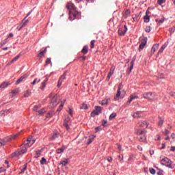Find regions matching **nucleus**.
Masks as SVG:
<instances>
[{
    "mask_svg": "<svg viewBox=\"0 0 175 175\" xmlns=\"http://www.w3.org/2000/svg\"><path fill=\"white\" fill-rule=\"evenodd\" d=\"M68 113L70 116H73V111H72V109L70 108L68 109Z\"/></svg>",
    "mask_w": 175,
    "mask_h": 175,
    "instance_id": "56",
    "label": "nucleus"
},
{
    "mask_svg": "<svg viewBox=\"0 0 175 175\" xmlns=\"http://www.w3.org/2000/svg\"><path fill=\"white\" fill-rule=\"evenodd\" d=\"M161 164L163 165V166H166L167 167H170V169H172V161L167 157H163L160 160Z\"/></svg>",
    "mask_w": 175,
    "mask_h": 175,
    "instance_id": "6",
    "label": "nucleus"
},
{
    "mask_svg": "<svg viewBox=\"0 0 175 175\" xmlns=\"http://www.w3.org/2000/svg\"><path fill=\"white\" fill-rule=\"evenodd\" d=\"M145 31L146 32L150 33L151 32V27L150 26H148L145 28Z\"/></svg>",
    "mask_w": 175,
    "mask_h": 175,
    "instance_id": "44",
    "label": "nucleus"
},
{
    "mask_svg": "<svg viewBox=\"0 0 175 175\" xmlns=\"http://www.w3.org/2000/svg\"><path fill=\"white\" fill-rule=\"evenodd\" d=\"M36 83H40V79H35L34 81L31 83L32 85H35Z\"/></svg>",
    "mask_w": 175,
    "mask_h": 175,
    "instance_id": "43",
    "label": "nucleus"
},
{
    "mask_svg": "<svg viewBox=\"0 0 175 175\" xmlns=\"http://www.w3.org/2000/svg\"><path fill=\"white\" fill-rule=\"evenodd\" d=\"M69 121H70V118H68V116H67V118L65 119V122H69Z\"/></svg>",
    "mask_w": 175,
    "mask_h": 175,
    "instance_id": "60",
    "label": "nucleus"
},
{
    "mask_svg": "<svg viewBox=\"0 0 175 175\" xmlns=\"http://www.w3.org/2000/svg\"><path fill=\"white\" fill-rule=\"evenodd\" d=\"M24 79H25V77H21V78H19L17 81H16V84H20V83H21V81H23L24 80Z\"/></svg>",
    "mask_w": 175,
    "mask_h": 175,
    "instance_id": "35",
    "label": "nucleus"
},
{
    "mask_svg": "<svg viewBox=\"0 0 175 175\" xmlns=\"http://www.w3.org/2000/svg\"><path fill=\"white\" fill-rule=\"evenodd\" d=\"M64 126L66 127V129H67V131H69V124H68V122H64Z\"/></svg>",
    "mask_w": 175,
    "mask_h": 175,
    "instance_id": "50",
    "label": "nucleus"
},
{
    "mask_svg": "<svg viewBox=\"0 0 175 175\" xmlns=\"http://www.w3.org/2000/svg\"><path fill=\"white\" fill-rule=\"evenodd\" d=\"M94 139H95V136H92V138H89V141L88 142L87 144L90 145L91 144V143H92V142H94Z\"/></svg>",
    "mask_w": 175,
    "mask_h": 175,
    "instance_id": "38",
    "label": "nucleus"
},
{
    "mask_svg": "<svg viewBox=\"0 0 175 175\" xmlns=\"http://www.w3.org/2000/svg\"><path fill=\"white\" fill-rule=\"evenodd\" d=\"M114 70H116V66H112L110 68L109 72L107 77V80H110V77L114 75Z\"/></svg>",
    "mask_w": 175,
    "mask_h": 175,
    "instance_id": "11",
    "label": "nucleus"
},
{
    "mask_svg": "<svg viewBox=\"0 0 175 175\" xmlns=\"http://www.w3.org/2000/svg\"><path fill=\"white\" fill-rule=\"evenodd\" d=\"M149 152H150V155H154V150H150L149 151Z\"/></svg>",
    "mask_w": 175,
    "mask_h": 175,
    "instance_id": "64",
    "label": "nucleus"
},
{
    "mask_svg": "<svg viewBox=\"0 0 175 175\" xmlns=\"http://www.w3.org/2000/svg\"><path fill=\"white\" fill-rule=\"evenodd\" d=\"M145 23H150V16H148V12H146V16H144Z\"/></svg>",
    "mask_w": 175,
    "mask_h": 175,
    "instance_id": "23",
    "label": "nucleus"
},
{
    "mask_svg": "<svg viewBox=\"0 0 175 175\" xmlns=\"http://www.w3.org/2000/svg\"><path fill=\"white\" fill-rule=\"evenodd\" d=\"M127 31L128 27H126V25H124L118 29V35H120V36H124L126 33Z\"/></svg>",
    "mask_w": 175,
    "mask_h": 175,
    "instance_id": "9",
    "label": "nucleus"
},
{
    "mask_svg": "<svg viewBox=\"0 0 175 175\" xmlns=\"http://www.w3.org/2000/svg\"><path fill=\"white\" fill-rule=\"evenodd\" d=\"M101 125H102L103 126H107V121H106V120H103Z\"/></svg>",
    "mask_w": 175,
    "mask_h": 175,
    "instance_id": "51",
    "label": "nucleus"
},
{
    "mask_svg": "<svg viewBox=\"0 0 175 175\" xmlns=\"http://www.w3.org/2000/svg\"><path fill=\"white\" fill-rule=\"evenodd\" d=\"M166 2V0H157V3L159 5H162L163 3H165Z\"/></svg>",
    "mask_w": 175,
    "mask_h": 175,
    "instance_id": "47",
    "label": "nucleus"
},
{
    "mask_svg": "<svg viewBox=\"0 0 175 175\" xmlns=\"http://www.w3.org/2000/svg\"><path fill=\"white\" fill-rule=\"evenodd\" d=\"M138 125L139 126H140L141 128H144V126H146V128L148 127V123H147V122L146 121H143L141 120L138 122Z\"/></svg>",
    "mask_w": 175,
    "mask_h": 175,
    "instance_id": "16",
    "label": "nucleus"
},
{
    "mask_svg": "<svg viewBox=\"0 0 175 175\" xmlns=\"http://www.w3.org/2000/svg\"><path fill=\"white\" fill-rule=\"evenodd\" d=\"M39 107H40V105H36V106H34L33 110L34 111H36V110H38V108H39Z\"/></svg>",
    "mask_w": 175,
    "mask_h": 175,
    "instance_id": "55",
    "label": "nucleus"
},
{
    "mask_svg": "<svg viewBox=\"0 0 175 175\" xmlns=\"http://www.w3.org/2000/svg\"><path fill=\"white\" fill-rule=\"evenodd\" d=\"M4 113H5V116H8V114H10V113H12V109L4 110Z\"/></svg>",
    "mask_w": 175,
    "mask_h": 175,
    "instance_id": "41",
    "label": "nucleus"
},
{
    "mask_svg": "<svg viewBox=\"0 0 175 175\" xmlns=\"http://www.w3.org/2000/svg\"><path fill=\"white\" fill-rule=\"evenodd\" d=\"M150 173L151 174H155L156 171H155V170H154V168H152V169L150 170Z\"/></svg>",
    "mask_w": 175,
    "mask_h": 175,
    "instance_id": "54",
    "label": "nucleus"
},
{
    "mask_svg": "<svg viewBox=\"0 0 175 175\" xmlns=\"http://www.w3.org/2000/svg\"><path fill=\"white\" fill-rule=\"evenodd\" d=\"M66 73L67 72H64V73L63 74V75H62L60 77V78L59 79L58 83H57V87H61V85H62V82L64 81V80H66Z\"/></svg>",
    "mask_w": 175,
    "mask_h": 175,
    "instance_id": "10",
    "label": "nucleus"
},
{
    "mask_svg": "<svg viewBox=\"0 0 175 175\" xmlns=\"http://www.w3.org/2000/svg\"><path fill=\"white\" fill-rule=\"evenodd\" d=\"M17 25V27H16V29H18V31H21V29H23V25H21V24H18V25Z\"/></svg>",
    "mask_w": 175,
    "mask_h": 175,
    "instance_id": "42",
    "label": "nucleus"
},
{
    "mask_svg": "<svg viewBox=\"0 0 175 175\" xmlns=\"http://www.w3.org/2000/svg\"><path fill=\"white\" fill-rule=\"evenodd\" d=\"M156 21L157 23H159L160 24H162L163 23H164L165 19H157Z\"/></svg>",
    "mask_w": 175,
    "mask_h": 175,
    "instance_id": "52",
    "label": "nucleus"
},
{
    "mask_svg": "<svg viewBox=\"0 0 175 175\" xmlns=\"http://www.w3.org/2000/svg\"><path fill=\"white\" fill-rule=\"evenodd\" d=\"M18 92H20V89H15L14 90H12L11 92V94L12 95V96H14L15 95H17V94H18Z\"/></svg>",
    "mask_w": 175,
    "mask_h": 175,
    "instance_id": "29",
    "label": "nucleus"
},
{
    "mask_svg": "<svg viewBox=\"0 0 175 175\" xmlns=\"http://www.w3.org/2000/svg\"><path fill=\"white\" fill-rule=\"evenodd\" d=\"M134 64H135V61L134 60L131 61V66L129 68V72L130 73H131V72H132V70L133 69Z\"/></svg>",
    "mask_w": 175,
    "mask_h": 175,
    "instance_id": "37",
    "label": "nucleus"
},
{
    "mask_svg": "<svg viewBox=\"0 0 175 175\" xmlns=\"http://www.w3.org/2000/svg\"><path fill=\"white\" fill-rule=\"evenodd\" d=\"M63 151H65V148H64V147L58 148L56 150V152H57V154H61V153H62Z\"/></svg>",
    "mask_w": 175,
    "mask_h": 175,
    "instance_id": "31",
    "label": "nucleus"
},
{
    "mask_svg": "<svg viewBox=\"0 0 175 175\" xmlns=\"http://www.w3.org/2000/svg\"><path fill=\"white\" fill-rule=\"evenodd\" d=\"M135 99H139V96L136 94H131L129 98L127 104L131 105L132 100H135Z\"/></svg>",
    "mask_w": 175,
    "mask_h": 175,
    "instance_id": "13",
    "label": "nucleus"
},
{
    "mask_svg": "<svg viewBox=\"0 0 175 175\" xmlns=\"http://www.w3.org/2000/svg\"><path fill=\"white\" fill-rule=\"evenodd\" d=\"M46 65H49V64H51V59L47 58L46 60Z\"/></svg>",
    "mask_w": 175,
    "mask_h": 175,
    "instance_id": "53",
    "label": "nucleus"
},
{
    "mask_svg": "<svg viewBox=\"0 0 175 175\" xmlns=\"http://www.w3.org/2000/svg\"><path fill=\"white\" fill-rule=\"evenodd\" d=\"M142 114H143V112L137 111L133 113V118H140V117H142Z\"/></svg>",
    "mask_w": 175,
    "mask_h": 175,
    "instance_id": "20",
    "label": "nucleus"
},
{
    "mask_svg": "<svg viewBox=\"0 0 175 175\" xmlns=\"http://www.w3.org/2000/svg\"><path fill=\"white\" fill-rule=\"evenodd\" d=\"M35 158H40V155H42V150H37Z\"/></svg>",
    "mask_w": 175,
    "mask_h": 175,
    "instance_id": "32",
    "label": "nucleus"
},
{
    "mask_svg": "<svg viewBox=\"0 0 175 175\" xmlns=\"http://www.w3.org/2000/svg\"><path fill=\"white\" fill-rule=\"evenodd\" d=\"M120 96H121V85H119L118 88V92L114 97L115 100H118V99H120Z\"/></svg>",
    "mask_w": 175,
    "mask_h": 175,
    "instance_id": "14",
    "label": "nucleus"
},
{
    "mask_svg": "<svg viewBox=\"0 0 175 175\" xmlns=\"http://www.w3.org/2000/svg\"><path fill=\"white\" fill-rule=\"evenodd\" d=\"M116 117H117V113H113L109 116V120L110 121H111V120H113V118H116Z\"/></svg>",
    "mask_w": 175,
    "mask_h": 175,
    "instance_id": "33",
    "label": "nucleus"
},
{
    "mask_svg": "<svg viewBox=\"0 0 175 175\" xmlns=\"http://www.w3.org/2000/svg\"><path fill=\"white\" fill-rule=\"evenodd\" d=\"M65 102H66V100H64V101L61 102V105L59 106L58 109H57V111H61V110H62L64 105H65Z\"/></svg>",
    "mask_w": 175,
    "mask_h": 175,
    "instance_id": "24",
    "label": "nucleus"
},
{
    "mask_svg": "<svg viewBox=\"0 0 175 175\" xmlns=\"http://www.w3.org/2000/svg\"><path fill=\"white\" fill-rule=\"evenodd\" d=\"M49 98L51 99L50 103L51 107H56L58 105V98L57 95L54 94V93H51Z\"/></svg>",
    "mask_w": 175,
    "mask_h": 175,
    "instance_id": "4",
    "label": "nucleus"
},
{
    "mask_svg": "<svg viewBox=\"0 0 175 175\" xmlns=\"http://www.w3.org/2000/svg\"><path fill=\"white\" fill-rule=\"evenodd\" d=\"M59 137V133L58 131H55L50 137V140L53 142V140H55V139H58Z\"/></svg>",
    "mask_w": 175,
    "mask_h": 175,
    "instance_id": "12",
    "label": "nucleus"
},
{
    "mask_svg": "<svg viewBox=\"0 0 175 175\" xmlns=\"http://www.w3.org/2000/svg\"><path fill=\"white\" fill-rule=\"evenodd\" d=\"M46 87V82H42L41 84L40 90H42V91L44 90Z\"/></svg>",
    "mask_w": 175,
    "mask_h": 175,
    "instance_id": "45",
    "label": "nucleus"
},
{
    "mask_svg": "<svg viewBox=\"0 0 175 175\" xmlns=\"http://www.w3.org/2000/svg\"><path fill=\"white\" fill-rule=\"evenodd\" d=\"M18 58H20V55H18L16 57H15L14 59H12V60L11 61V63L13 64V62H16V61H17V59H18Z\"/></svg>",
    "mask_w": 175,
    "mask_h": 175,
    "instance_id": "40",
    "label": "nucleus"
},
{
    "mask_svg": "<svg viewBox=\"0 0 175 175\" xmlns=\"http://www.w3.org/2000/svg\"><path fill=\"white\" fill-rule=\"evenodd\" d=\"M66 8L69 10V20H70V21H73V20L77 18L79 11H77V8L73 3L70 1L67 3Z\"/></svg>",
    "mask_w": 175,
    "mask_h": 175,
    "instance_id": "2",
    "label": "nucleus"
},
{
    "mask_svg": "<svg viewBox=\"0 0 175 175\" xmlns=\"http://www.w3.org/2000/svg\"><path fill=\"white\" fill-rule=\"evenodd\" d=\"M20 133L14 135H10L9 137H5L3 139H0V147L2 146H5L6 143L10 142V140H16L18 137Z\"/></svg>",
    "mask_w": 175,
    "mask_h": 175,
    "instance_id": "3",
    "label": "nucleus"
},
{
    "mask_svg": "<svg viewBox=\"0 0 175 175\" xmlns=\"http://www.w3.org/2000/svg\"><path fill=\"white\" fill-rule=\"evenodd\" d=\"M142 96L144 99H147L148 100H154L156 94L154 92H146L142 94Z\"/></svg>",
    "mask_w": 175,
    "mask_h": 175,
    "instance_id": "7",
    "label": "nucleus"
},
{
    "mask_svg": "<svg viewBox=\"0 0 175 175\" xmlns=\"http://www.w3.org/2000/svg\"><path fill=\"white\" fill-rule=\"evenodd\" d=\"M81 53H83V54H87L88 53V46L87 45L83 46Z\"/></svg>",
    "mask_w": 175,
    "mask_h": 175,
    "instance_id": "27",
    "label": "nucleus"
},
{
    "mask_svg": "<svg viewBox=\"0 0 175 175\" xmlns=\"http://www.w3.org/2000/svg\"><path fill=\"white\" fill-rule=\"evenodd\" d=\"M53 112H49L47 117L48 118H51V117H53Z\"/></svg>",
    "mask_w": 175,
    "mask_h": 175,
    "instance_id": "57",
    "label": "nucleus"
},
{
    "mask_svg": "<svg viewBox=\"0 0 175 175\" xmlns=\"http://www.w3.org/2000/svg\"><path fill=\"white\" fill-rule=\"evenodd\" d=\"M3 172H6V170L3 167L0 168V173H3Z\"/></svg>",
    "mask_w": 175,
    "mask_h": 175,
    "instance_id": "59",
    "label": "nucleus"
},
{
    "mask_svg": "<svg viewBox=\"0 0 175 175\" xmlns=\"http://www.w3.org/2000/svg\"><path fill=\"white\" fill-rule=\"evenodd\" d=\"M41 165H46L47 163V160L44 157H42L40 161Z\"/></svg>",
    "mask_w": 175,
    "mask_h": 175,
    "instance_id": "34",
    "label": "nucleus"
},
{
    "mask_svg": "<svg viewBox=\"0 0 175 175\" xmlns=\"http://www.w3.org/2000/svg\"><path fill=\"white\" fill-rule=\"evenodd\" d=\"M31 90H27L26 92H24L23 96L24 98H28L31 96Z\"/></svg>",
    "mask_w": 175,
    "mask_h": 175,
    "instance_id": "26",
    "label": "nucleus"
},
{
    "mask_svg": "<svg viewBox=\"0 0 175 175\" xmlns=\"http://www.w3.org/2000/svg\"><path fill=\"white\" fill-rule=\"evenodd\" d=\"M101 105H107V100H103L101 103Z\"/></svg>",
    "mask_w": 175,
    "mask_h": 175,
    "instance_id": "58",
    "label": "nucleus"
},
{
    "mask_svg": "<svg viewBox=\"0 0 175 175\" xmlns=\"http://www.w3.org/2000/svg\"><path fill=\"white\" fill-rule=\"evenodd\" d=\"M159 49V44H154L151 49V53L154 54V53H155L157 50H158Z\"/></svg>",
    "mask_w": 175,
    "mask_h": 175,
    "instance_id": "21",
    "label": "nucleus"
},
{
    "mask_svg": "<svg viewBox=\"0 0 175 175\" xmlns=\"http://www.w3.org/2000/svg\"><path fill=\"white\" fill-rule=\"evenodd\" d=\"M44 113H46V109H42L38 111L37 116H42V114H44Z\"/></svg>",
    "mask_w": 175,
    "mask_h": 175,
    "instance_id": "30",
    "label": "nucleus"
},
{
    "mask_svg": "<svg viewBox=\"0 0 175 175\" xmlns=\"http://www.w3.org/2000/svg\"><path fill=\"white\" fill-rule=\"evenodd\" d=\"M80 109H82L83 110H87L88 109V105L87 104H82V106L80 107Z\"/></svg>",
    "mask_w": 175,
    "mask_h": 175,
    "instance_id": "36",
    "label": "nucleus"
},
{
    "mask_svg": "<svg viewBox=\"0 0 175 175\" xmlns=\"http://www.w3.org/2000/svg\"><path fill=\"white\" fill-rule=\"evenodd\" d=\"M25 170H27V164H25L21 170V173H24V172H25Z\"/></svg>",
    "mask_w": 175,
    "mask_h": 175,
    "instance_id": "46",
    "label": "nucleus"
},
{
    "mask_svg": "<svg viewBox=\"0 0 175 175\" xmlns=\"http://www.w3.org/2000/svg\"><path fill=\"white\" fill-rule=\"evenodd\" d=\"M47 51V48H45L43 51H40L38 55V58H43L44 53Z\"/></svg>",
    "mask_w": 175,
    "mask_h": 175,
    "instance_id": "19",
    "label": "nucleus"
},
{
    "mask_svg": "<svg viewBox=\"0 0 175 175\" xmlns=\"http://www.w3.org/2000/svg\"><path fill=\"white\" fill-rule=\"evenodd\" d=\"M158 125L159 126H162V125H163V120H162V118H160V120L158 122Z\"/></svg>",
    "mask_w": 175,
    "mask_h": 175,
    "instance_id": "48",
    "label": "nucleus"
},
{
    "mask_svg": "<svg viewBox=\"0 0 175 175\" xmlns=\"http://www.w3.org/2000/svg\"><path fill=\"white\" fill-rule=\"evenodd\" d=\"M169 133H170V132H169V131L168 130H165V135H169Z\"/></svg>",
    "mask_w": 175,
    "mask_h": 175,
    "instance_id": "62",
    "label": "nucleus"
},
{
    "mask_svg": "<svg viewBox=\"0 0 175 175\" xmlns=\"http://www.w3.org/2000/svg\"><path fill=\"white\" fill-rule=\"evenodd\" d=\"M8 85H10V82H3L0 85V88H6V87H8Z\"/></svg>",
    "mask_w": 175,
    "mask_h": 175,
    "instance_id": "22",
    "label": "nucleus"
},
{
    "mask_svg": "<svg viewBox=\"0 0 175 175\" xmlns=\"http://www.w3.org/2000/svg\"><path fill=\"white\" fill-rule=\"evenodd\" d=\"M100 113H102V107L96 106L95 109L91 113V116L94 117V116H99Z\"/></svg>",
    "mask_w": 175,
    "mask_h": 175,
    "instance_id": "8",
    "label": "nucleus"
},
{
    "mask_svg": "<svg viewBox=\"0 0 175 175\" xmlns=\"http://www.w3.org/2000/svg\"><path fill=\"white\" fill-rule=\"evenodd\" d=\"M95 47V40H92L91 42H90V48L91 49H94Z\"/></svg>",
    "mask_w": 175,
    "mask_h": 175,
    "instance_id": "39",
    "label": "nucleus"
},
{
    "mask_svg": "<svg viewBox=\"0 0 175 175\" xmlns=\"http://www.w3.org/2000/svg\"><path fill=\"white\" fill-rule=\"evenodd\" d=\"M171 151L174 152L175 151V146H171Z\"/></svg>",
    "mask_w": 175,
    "mask_h": 175,
    "instance_id": "63",
    "label": "nucleus"
},
{
    "mask_svg": "<svg viewBox=\"0 0 175 175\" xmlns=\"http://www.w3.org/2000/svg\"><path fill=\"white\" fill-rule=\"evenodd\" d=\"M29 23V19H27V17H25V18L23 19L21 25L22 27H27V25Z\"/></svg>",
    "mask_w": 175,
    "mask_h": 175,
    "instance_id": "18",
    "label": "nucleus"
},
{
    "mask_svg": "<svg viewBox=\"0 0 175 175\" xmlns=\"http://www.w3.org/2000/svg\"><path fill=\"white\" fill-rule=\"evenodd\" d=\"M135 133L137 135H139V142H146V136L144 135L147 133V131L144 129H137Z\"/></svg>",
    "mask_w": 175,
    "mask_h": 175,
    "instance_id": "5",
    "label": "nucleus"
},
{
    "mask_svg": "<svg viewBox=\"0 0 175 175\" xmlns=\"http://www.w3.org/2000/svg\"><path fill=\"white\" fill-rule=\"evenodd\" d=\"M5 116H6V114L5 113V111H0V118H1L2 117H5Z\"/></svg>",
    "mask_w": 175,
    "mask_h": 175,
    "instance_id": "49",
    "label": "nucleus"
},
{
    "mask_svg": "<svg viewBox=\"0 0 175 175\" xmlns=\"http://www.w3.org/2000/svg\"><path fill=\"white\" fill-rule=\"evenodd\" d=\"M146 44H147V40L144 39L142 41L141 44H139V51L143 50L144 49V47L146 46Z\"/></svg>",
    "mask_w": 175,
    "mask_h": 175,
    "instance_id": "17",
    "label": "nucleus"
},
{
    "mask_svg": "<svg viewBox=\"0 0 175 175\" xmlns=\"http://www.w3.org/2000/svg\"><path fill=\"white\" fill-rule=\"evenodd\" d=\"M96 132H99V131H100V126H98V127H96Z\"/></svg>",
    "mask_w": 175,
    "mask_h": 175,
    "instance_id": "61",
    "label": "nucleus"
},
{
    "mask_svg": "<svg viewBox=\"0 0 175 175\" xmlns=\"http://www.w3.org/2000/svg\"><path fill=\"white\" fill-rule=\"evenodd\" d=\"M68 163H69V159H66V160H63L60 162V165H62V166H66Z\"/></svg>",
    "mask_w": 175,
    "mask_h": 175,
    "instance_id": "25",
    "label": "nucleus"
},
{
    "mask_svg": "<svg viewBox=\"0 0 175 175\" xmlns=\"http://www.w3.org/2000/svg\"><path fill=\"white\" fill-rule=\"evenodd\" d=\"M33 143H35V140H32L31 138H28L27 140L25 142L24 144L22 145L21 148L18 149L15 152L12 154V157H18L21 155L25 154V152L28 151V147H31Z\"/></svg>",
    "mask_w": 175,
    "mask_h": 175,
    "instance_id": "1",
    "label": "nucleus"
},
{
    "mask_svg": "<svg viewBox=\"0 0 175 175\" xmlns=\"http://www.w3.org/2000/svg\"><path fill=\"white\" fill-rule=\"evenodd\" d=\"M129 16H131V10H126L124 12V17H125V18H127L128 17H129Z\"/></svg>",
    "mask_w": 175,
    "mask_h": 175,
    "instance_id": "28",
    "label": "nucleus"
},
{
    "mask_svg": "<svg viewBox=\"0 0 175 175\" xmlns=\"http://www.w3.org/2000/svg\"><path fill=\"white\" fill-rule=\"evenodd\" d=\"M169 44V42H165V44L161 46V48L159 49L157 55H159V54H162L163 53V50L165 49L166 47H167V45Z\"/></svg>",
    "mask_w": 175,
    "mask_h": 175,
    "instance_id": "15",
    "label": "nucleus"
}]
</instances>
